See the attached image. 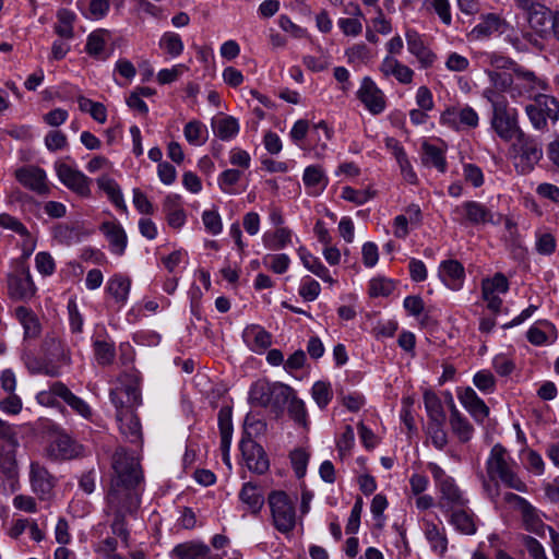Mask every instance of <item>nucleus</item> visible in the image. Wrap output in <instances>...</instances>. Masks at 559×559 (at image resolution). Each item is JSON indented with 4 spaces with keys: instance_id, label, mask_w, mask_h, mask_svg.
<instances>
[{
    "instance_id": "obj_13",
    "label": "nucleus",
    "mask_w": 559,
    "mask_h": 559,
    "mask_svg": "<svg viewBox=\"0 0 559 559\" xmlns=\"http://www.w3.org/2000/svg\"><path fill=\"white\" fill-rule=\"evenodd\" d=\"M509 26V23L498 14H483L478 23L467 34V39L471 41L487 40L491 36L504 34Z\"/></svg>"
},
{
    "instance_id": "obj_10",
    "label": "nucleus",
    "mask_w": 559,
    "mask_h": 559,
    "mask_svg": "<svg viewBox=\"0 0 559 559\" xmlns=\"http://www.w3.org/2000/svg\"><path fill=\"white\" fill-rule=\"evenodd\" d=\"M53 169L60 182L69 190L83 198L91 195L92 180L81 170L60 159L55 162Z\"/></svg>"
},
{
    "instance_id": "obj_46",
    "label": "nucleus",
    "mask_w": 559,
    "mask_h": 559,
    "mask_svg": "<svg viewBox=\"0 0 559 559\" xmlns=\"http://www.w3.org/2000/svg\"><path fill=\"white\" fill-rule=\"evenodd\" d=\"M75 14L68 10L61 9L57 13V23L53 26L55 33L63 39H72L74 37L73 23Z\"/></svg>"
},
{
    "instance_id": "obj_40",
    "label": "nucleus",
    "mask_w": 559,
    "mask_h": 559,
    "mask_svg": "<svg viewBox=\"0 0 559 559\" xmlns=\"http://www.w3.org/2000/svg\"><path fill=\"white\" fill-rule=\"evenodd\" d=\"M131 281L122 274H115L106 285V292L117 304L124 305L130 293Z\"/></svg>"
},
{
    "instance_id": "obj_27",
    "label": "nucleus",
    "mask_w": 559,
    "mask_h": 559,
    "mask_svg": "<svg viewBox=\"0 0 559 559\" xmlns=\"http://www.w3.org/2000/svg\"><path fill=\"white\" fill-rule=\"evenodd\" d=\"M380 71L385 78L394 76L401 84L407 85L413 82L414 71L392 56L384 57Z\"/></svg>"
},
{
    "instance_id": "obj_16",
    "label": "nucleus",
    "mask_w": 559,
    "mask_h": 559,
    "mask_svg": "<svg viewBox=\"0 0 559 559\" xmlns=\"http://www.w3.org/2000/svg\"><path fill=\"white\" fill-rule=\"evenodd\" d=\"M518 146H519V158L522 174H527L532 171L535 165L543 157V147L542 144L534 139L533 136L526 133H520L516 138Z\"/></svg>"
},
{
    "instance_id": "obj_39",
    "label": "nucleus",
    "mask_w": 559,
    "mask_h": 559,
    "mask_svg": "<svg viewBox=\"0 0 559 559\" xmlns=\"http://www.w3.org/2000/svg\"><path fill=\"white\" fill-rule=\"evenodd\" d=\"M239 499L247 506L248 510L252 514H258L264 504V498L261 490L252 483L243 484L239 492Z\"/></svg>"
},
{
    "instance_id": "obj_58",
    "label": "nucleus",
    "mask_w": 559,
    "mask_h": 559,
    "mask_svg": "<svg viewBox=\"0 0 559 559\" xmlns=\"http://www.w3.org/2000/svg\"><path fill=\"white\" fill-rule=\"evenodd\" d=\"M311 394L320 408H325L333 397V391L330 382L317 381L312 385Z\"/></svg>"
},
{
    "instance_id": "obj_29",
    "label": "nucleus",
    "mask_w": 559,
    "mask_h": 559,
    "mask_svg": "<svg viewBox=\"0 0 559 559\" xmlns=\"http://www.w3.org/2000/svg\"><path fill=\"white\" fill-rule=\"evenodd\" d=\"M439 276L449 288L460 289L465 277L464 267L456 260L443 261L439 267Z\"/></svg>"
},
{
    "instance_id": "obj_42",
    "label": "nucleus",
    "mask_w": 559,
    "mask_h": 559,
    "mask_svg": "<svg viewBox=\"0 0 559 559\" xmlns=\"http://www.w3.org/2000/svg\"><path fill=\"white\" fill-rule=\"evenodd\" d=\"M425 537L433 551L443 555L448 548V539L443 527H439L432 522L425 521Z\"/></svg>"
},
{
    "instance_id": "obj_33",
    "label": "nucleus",
    "mask_w": 559,
    "mask_h": 559,
    "mask_svg": "<svg viewBox=\"0 0 559 559\" xmlns=\"http://www.w3.org/2000/svg\"><path fill=\"white\" fill-rule=\"evenodd\" d=\"M474 58L483 67H491L496 70H510L513 72L514 68L519 66V63H516L511 58L496 51H476L474 53Z\"/></svg>"
},
{
    "instance_id": "obj_3",
    "label": "nucleus",
    "mask_w": 559,
    "mask_h": 559,
    "mask_svg": "<svg viewBox=\"0 0 559 559\" xmlns=\"http://www.w3.org/2000/svg\"><path fill=\"white\" fill-rule=\"evenodd\" d=\"M292 396V388L280 382L258 380L249 392V402L254 406L270 407L276 415L283 412Z\"/></svg>"
},
{
    "instance_id": "obj_26",
    "label": "nucleus",
    "mask_w": 559,
    "mask_h": 559,
    "mask_svg": "<svg viewBox=\"0 0 559 559\" xmlns=\"http://www.w3.org/2000/svg\"><path fill=\"white\" fill-rule=\"evenodd\" d=\"M457 396L461 404L476 421L483 423L489 416V407L477 395L474 389L465 388Z\"/></svg>"
},
{
    "instance_id": "obj_52",
    "label": "nucleus",
    "mask_w": 559,
    "mask_h": 559,
    "mask_svg": "<svg viewBox=\"0 0 559 559\" xmlns=\"http://www.w3.org/2000/svg\"><path fill=\"white\" fill-rule=\"evenodd\" d=\"M97 185L109 198V200L121 210H126L123 195L118 183L108 176H102L97 179Z\"/></svg>"
},
{
    "instance_id": "obj_17",
    "label": "nucleus",
    "mask_w": 559,
    "mask_h": 559,
    "mask_svg": "<svg viewBox=\"0 0 559 559\" xmlns=\"http://www.w3.org/2000/svg\"><path fill=\"white\" fill-rule=\"evenodd\" d=\"M83 453L84 447L63 432L55 435L47 448V455L52 460H72Z\"/></svg>"
},
{
    "instance_id": "obj_62",
    "label": "nucleus",
    "mask_w": 559,
    "mask_h": 559,
    "mask_svg": "<svg viewBox=\"0 0 559 559\" xmlns=\"http://www.w3.org/2000/svg\"><path fill=\"white\" fill-rule=\"evenodd\" d=\"M288 413L290 417L297 423H305L307 417L306 406L302 400L295 395V391L292 389V396L288 402Z\"/></svg>"
},
{
    "instance_id": "obj_43",
    "label": "nucleus",
    "mask_w": 559,
    "mask_h": 559,
    "mask_svg": "<svg viewBox=\"0 0 559 559\" xmlns=\"http://www.w3.org/2000/svg\"><path fill=\"white\" fill-rule=\"evenodd\" d=\"M523 526L526 531L534 533L538 536L545 535L546 525L539 516L536 508L530 502L521 510ZM549 526H547L548 528Z\"/></svg>"
},
{
    "instance_id": "obj_35",
    "label": "nucleus",
    "mask_w": 559,
    "mask_h": 559,
    "mask_svg": "<svg viewBox=\"0 0 559 559\" xmlns=\"http://www.w3.org/2000/svg\"><path fill=\"white\" fill-rule=\"evenodd\" d=\"M15 318L23 326L24 338H37L41 332V325L34 311L24 306L15 309Z\"/></svg>"
},
{
    "instance_id": "obj_11",
    "label": "nucleus",
    "mask_w": 559,
    "mask_h": 559,
    "mask_svg": "<svg viewBox=\"0 0 559 559\" xmlns=\"http://www.w3.org/2000/svg\"><path fill=\"white\" fill-rule=\"evenodd\" d=\"M452 219L461 225H484L492 222L491 211L477 201H466L451 212Z\"/></svg>"
},
{
    "instance_id": "obj_24",
    "label": "nucleus",
    "mask_w": 559,
    "mask_h": 559,
    "mask_svg": "<svg viewBox=\"0 0 559 559\" xmlns=\"http://www.w3.org/2000/svg\"><path fill=\"white\" fill-rule=\"evenodd\" d=\"M109 396L117 413L122 409H132L141 403V392L136 382L112 389Z\"/></svg>"
},
{
    "instance_id": "obj_22",
    "label": "nucleus",
    "mask_w": 559,
    "mask_h": 559,
    "mask_svg": "<svg viewBox=\"0 0 559 559\" xmlns=\"http://www.w3.org/2000/svg\"><path fill=\"white\" fill-rule=\"evenodd\" d=\"M408 51L417 59L420 67L428 69L435 63L436 53L425 44L421 35L415 29L405 33Z\"/></svg>"
},
{
    "instance_id": "obj_15",
    "label": "nucleus",
    "mask_w": 559,
    "mask_h": 559,
    "mask_svg": "<svg viewBox=\"0 0 559 559\" xmlns=\"http://www.w3.org/2000/svg\"><path fill=\"white\" fill-rule=\"evenodd\" d=\"M51 395L62 399L74 412L84 418L92 416V409L88 404L81 397L73 394L69 388L62 382H55L50 386L49 392H40L38 394V401L40 403H49Z\"/></svg>"
},
{
    "instance_id": "obj_37",
    "label": "nucleus",
    "mask_w": 559,
    "mask_h": 559,
    "mask_svg": "<svg viewBox=\"0 0 559 559\" xmlns=\"http://www.w3.org/2000/svg\"><path fill=\"white\" fill-rule=\"evenodd\" d=\"M171 554L179 559H212L210 547L198 542L179 544L173 549Z\"/></svg>"
},
{
    "instance_id": "obj_48",
    "label": "nucleus",
    "mask_w": 559,
    "mask_h": 559,
    "mask_svg": "<svg viewBox=\"0 0 559 559\" xmlns=\"http://www.w3.org/2000/svg\"><path fill=\"white\" fill-rule=\"evenodd\" d=\"M423 163L427 166L437 168L443 173L447 169L444 152L436 145L425 142L423 144Z\"/></svg>"
},
{
    "instance_id": "obj_54",
    "label": "nucleus",
    "mask_w": 559,
    "mask_h": 559,
    "mask_svg": "<svg viewBox=\"0 0 559 559\" xmlns=\"http://www.w3.org/2000/svg\"><path fill=\"white\" fill-rule=\"evenodd\" d=\"M424 403L430 421L444 423L445 414L443 406L436 393L426 391L424 394Z\"/></svg>"
},
{
    "instance_id": "obj_36",
    "label": "nucleus",
    "mask_w": 559,
    "mask_h": 559,
    "mask_svg": "<svg viewBox=\"0 0 559 559\" xmlns=\"http://www.w3.org/2000/svg\"><path fill=\"white\" fill-rule=\"evenodd\" d=\"M450 523L462 534L473 535L476 533V523L474 521V514L467 507L456 508L450 511Z\"/></svg>"
},
{
    "instance_id": "obj_49",
    "label": "nucleus",
    "mask_w": 559,
    "mask_h": 559,
    "mask_svg": "<svg viewBox=\"0 0 559 559\" xmlns=\"http://www.w3.org/2000/svg\"><path fill=\"white\" fill-rule=\"evenodd\" d=\"M51 234L52 238L57 242L66 246H70L81 240L80 228L74 225L57 224L53 226Z\"/></svg>"
},
{
    "instance_id": "obj_5",
    "label": "nucleus",
    "mask_w": 559,
    "mask_h": 559,
    "mask_svg": "<svg viewBox=\"0 0 559 559\" xmlns=\"http://www.w3.org/2000/svg\"><path fill=\"white\" fill-rule=\"evenodd\" d=\"M488 477L491 480L500 479L508 488L520 492H526V484L518 476L508 462L506 449L497 443L492 447L489 457L486 462Z\"/></svg>"
},
{
    "instance_id": "obj_38",
    "label": "nucleus",
    "mask_w": 559,
    "mask_h": 559,
    "mask_svg": "<svg viewBox=\"0 0 559 559\" xmlns=\"http://www.w3.org/2000/svg\"><path fill=\"white\" fill-rule=\"evenodd\" d=\"M8 449L3 448L0 452V471L11 483V489H16L15 484L17 483V463L15 459V449L12 445H7Z\"/></svg>"
},
{
    "instance_id": "obj_19",
    "label": "nucleus",
    "mask_w": 559,
    "mask_h": 559,
    "mask_svg": "<svg viewBox=\"0 0 559 559\" xmlns=\"http://www.w3.org/2000/svg\"><path fill=\"white\" fill-rule=\"evenodd\" d=\"M240 450L247 467L257 474H264L269 467V459L263 448L251 437H245L240 441Z\"/></svg>"
},
{
    "instance_id": "obj_28",
    "label": "nucleus",
    "mask_w": 559,
    "mask_h": 559,
    "mask_svg": "<svg viewBox=\"0 0 559 559\" xmlns=\"http://www.w3.org/2000/svg\"><path fill=\"white\" fill-rule=\"evenodd\" d=\"M242 338L247 346L255 353H262L272 344V335L257 324L248 325L242 332Z\"/></svg>"
},
{
    "instance_id": "obj_34",
    "label": "nucleus",
    "mask_w": 559,
    "mask_h": 559,
    "mask_svg": "<svg viewBox=\"0 0 559 559\" xmlns=\"http://www.w3.org/2000/svg\"><path fill=\"white\" fill-rule=\"evenodd\" d=\"M163 209L167 223L171 228L179 229L186 224L187 215L179 202L178 195H167L164 200Z\"/></svg>"
},
{
    "instance_id": "obj_12",
    "label": "nucleus",
    "mask_w": 559,
    "mask_h": 559,
    "mask_svg": "<svg viewBox=\"0 0 559 559\" xmlns=\"http://www.w3.org/2000/svg\"><path fill=\"white\" fill-rule=\"evenodd\" d=\"M515 3L524 12L527 23L534 32L539 35L547 33L554 12L537 0H515Z\"/></svg>"
},
{
    "instance_id": "obj_53",
    "label": "nucleus",
    "mask_w": 559,
    "mask_h": 559,
    "mask_svg": "<svg viewBox=\"0 0 559 559\" xmlns=\"http://www.w3.org/2000/svg\"><path fill=\"white\" fill-rule=\"evenodd\" d=\"M292 241V231L287 228H277L274 233L263 235V243L270 250H281Z\"/></svg>"
},
{
    "instance_id": "obj_45",
    "label": "nucleus",
    "mask_w": 559,
    "mask_h": 559,
    "mask_svg": "<svg viewBox=\"0 0 559 559\" xmlns=\"http://www.w3.org/2000/svg\"><path fill=\"white\" fill-rule=\"evenodd\" d=\"M108 34L105 29H97L92 32L86 41V52L99 60H106L108 55L105 52L106 38L105 36Z\"/></svg>"
},
{
    "instance_id": "obj_9",
    "label": "nucleus",
    "mask_w": 559,
    "mask_h": 559,
    "mask_svg": "<svg viewBox=\"0 0 559 559\" xmlns=\"http://www.w3.org/2000/svg\"><path fill=\"white\" fill-rule=\"evenodd\" d=\"M7 287L9 298L14 301H27L35 296L36 286L23 261L13 262V270L7 275Z\"/></svg>"
},
{
    "instance_id": "obj_57",
    "label": "nucleus",
    "mask_w": 559,
    "mask_h": 559,
    "mask_svg": "<svg viewBox=\"0 0 559 559\" xmlns=\"http://www.w3.org/2000/svg\"><path fill=\"white\" fill-rule=\"evenodd\" d=\"M183 134L186 140L192 145H201L206 140V129L198 120H192L185 126Z\"/></svg>"
},
{
    "instance_id": "obj_1",
    "label": "nucleus",
    "mask_w": 559,
    "mask_h": 559,
    "mask_svg": "<svg viewBox=\"0 0 559 559\" xmlns=\"http://www.w3.org/2000/svg\"><path fill=\"white\" fill-rule=\"evenodd\" d=\"M139 507L140 493L138 488L124 487L118 484L110 485L106 496L105 513L112 518L109 525L112 535L119 537L126 548L130 546L128 518L134 516Z\"/></svg>"
},
{
    "instance_id": "obj_31",
    "label": "nucleus",
    "mask_w": 559,
    "mask_h": 559,
    "mask_svg": "<svg viewBox=\"0 0 559 559\" xmlns=\"http://www.w3.org/2000/svg\"><path fill=\"white\" fill-rule=\"evenodd\" d=\"M120 432L132 443L141 440V424L132 409H122L117 413Z\"/></svg>"
},
{
    "instance_id": "obj_63",
    "label": "nucleus",
    "mask_w": 559,
    "mask_h": 559,
    "mask_svg": "<svg viewBox=\"0 0 559 559\" xmlns=\"http://www.w3.org/2000/svg\"><path fill=\"white\" fill-rule=\"evenodd\" d=\"M520 540L532 559H548L544 546L530 535H521Z\"/></svg>"
},
{
    "instance_id": "obj_30",
    "label": "nucleus",
    "mask_w": 559,
    "mask_h": 559,
    "mask_svg": "<svg viewBox=\"0 0 559 559\" xmlns=\"http://www.w3.org/2000/svg\"><path fill=\"white\" fill-rule=\"evenodd\" d=\"M100 230L109 241L111 252L122 255L128 243L127 234L122 226L112 222H104L100 225Z\"/></svg>"
},
{
    "instance_id": "obj_2",
    "label": "nucleus",
    "mask_w": 559,
    "mask_h": 559,
    "mask_svg": "<svg viewBox=\"0 0 559 559\" xmlns=\"http://www.w3.org/2000/svg\"><path fill=\"white\" fill-rule=\"evenodd\" d=\"M483 96L491 104V127L500 139L509 142L523 133L518 122L516 110L509 108L508 100L503 95L491 88H485Z\"/></svg>"
},
{
    "instance_id": "obj_50",
    "label": "nucleus",
    "mask_w": 559,
    "mask_h": 559,
    "mask_svg": "<svg viewBox=\"0 0 559 559\" xmlns=\"http://www.w3.org/2000/svg\"><path fill=\"white\" fill-rule=\"evenodd\" d=\"M214 133L223 141H229L239 132V123L236 118L226 116L213 122Z\"/></svg>"
},
{
    "instance_id": "obj_6",
    "label": "nucleus",
    "mask_w": 559,
    "mask_h": 559,
    "mask_svg": "<svg viewBox=\"0 0 559 559\" xmlns=\"http://www.w3.org/2000/svg\"><path fill=\"white\" fill-rule=\"evenodd\" d=\"M112 476L110 485L138 488L143 480V472L139 459L120 448L111 459Z\"/></svg>"
},
{
    "instance_id": "obj_47",
    "label": "nucleus",
    "mask_w": 559,
    "mask_h": 559,
    "mask_svg": "<svg viewBox=\"0 0 559 559\" xmlns=\"http://www.w3.org/2000/svg\"><path fill=\"white\" fill-rule=\"evenodd\" d=\"M94 357L98 365L109 366L116 357L115 343L106 340L96 338L93 342Z\"/></svg>"
},
{
    "instance_id": "obj_64",
    "label": "nucleus",
    "mask_w": 559,
    "mask_h": 559,
    "mask_svg": "<svg viewBox=\"0 0 559 559\" xmlns=\"http://www.w3.org/2000/svg\"><path fill=\"white\" fill-rule=\"evenodd\" d=\"M428 432L430 435L432 444L442 450L448 443V435L443 428V423L430 421L428 426Z\"/></svg>"
},
{
    "instance_id": "obj_20",
    "label": "nucleus",
    "mask_w": 559,
    "mask_h": 559,
    "mask_svg": "<svg viewBox=\"0 0 559 559\" xmlns=\"http://www.w3.org/2000/svg\"><path fill=\"white\" fill-rule=\"evenodd\" d=\"M509 289L508 278L502 273H496L491 278H484L481 282V294L487 307L498 312L502 306V299L499 294H504Z\"/></svg>"
},
{
    "instance_id": "obj_4",
    "label": "nucleus",
    "mask_w": 559,
    "mask_h": 559,
    "mask_svg": "<svg viewBox=\"0 0 559 559\" xmlns=\"http://www.w3.org/2000/svg\"><path fill=\"white\" fill-rule=\"evenodd\" d=\"M267 506L274 528L281 534H290L297 521L295 500L283 490H273L267 496Z\"/></svg>"
},
{
    "instance_id": "obj_41",
    "label": "nucleus",
    "mask_w": 559,
    "mask_h": 559,
    "mask_svg": "<svg viewBox=\"0 0 559 559\" xmlns=\"http://www.w3.org/2000/svg\"><path fill=\"white\" fill-rule=\"evenodd\" d=\"M43 348L52 359H56L61 365L68 366L71 364L69 349L60 338L55 335H47L43 343Z\"/></svg>"
},
{
    "instance_id": "obj_21",
    "label": "nucleus",
    "mask_w": 559,
    "mask_h": 559,
    "mask_svg": "<svg viewBox=\"0 0 559 559\" xmlns=\"http://www.w3.org/2000/svg\"><path fill=\"white\" fill-rule=\"evenodd\" d=\"M478 115L469 106L447 108L440 117V122L455 130L461 127L476 128L478 126Z\"/></svg>"
},
{
    "instance_id": "obj_8",
    "label": "nucleus",
    "mask_w": 559,
    "mask_h": 559,
    "mask_svg": "<svg viewBox=\"0 0 559 559\" xmlns=\"http://www.w3.org/2000/svg\"><path fill=\"white\" fill-rule=\"evenodd\" d=\"M549 85L546 79L537 75L534 71L519 64L513 71V86L511 98L534 99L537 95L545 94Z\"/></svg>"
},
{
    "instance_id": "obj_51",
    "label": "nucleus",
    "mask_w": 559,
    "mask_h": 559,
    "mask_svg": "<svg viewBox=\"0 0 559 559\" xmlns=\"http://www.w3.org/2000/svg\"><path fill=\"white\" fill-rule=\"evenodd\" d=\"M485 73L487 74L489 82L491 84V90H493L496 93L500 94L499 92H509L511 95L512 86H513V72L510 73L506 72H498L496 70H490L488 68H485Z\"/></svg>"
},
{
    "instance_id": "obj_14",
    "label": "nucleus",
    "mask_w": 559,
    "mask_h": 559,
    "mask_svg": "<svg viewBox=\"0 0 559 559\" xmlns=\"http://www.w3.org/2000/svg\"><path fill=\"white\" fill-rule=\"evenodd\" d=\"M357 98L373 116L380 115L386 107L385 95L370 76H364L356 93Z\"/></svg>"
},
{
    "instance_id": "obj_7",
    "label": "nucleus",
    "mask_w": 559,
    "mask_h": 559,
    "mask_svg": "<svg viewBox=\"0 0 559 559\" xmlns=\"http://www.w3.org/2000/svg\"><path fill=\"white\" fill-rule=\"evenodd\" d=\"M525 114L536 131L548 132V121L556 123L559 119V102L550 95H537L525 106Z\"/></svg>"
},
{
    "instance_id": "obj_18",
    "label": "nucleus",
    "mask_w": 559,
    "mask_h": 559,
    "mask_svg": "<svg viewBox=\"0 0 559 559\" xmlns=\"http://www.w3.org/2000/svg\"><path fill=\"white\" fill-rule=\"evenodd\" d=\"M16 180L26 189L36 192L39 195L50 193V187L47 181L46 171L37 166H23L15 170Z\"/></svg>"
},
{
    "instance_id": "obj_60",
    "label": "nucleus",
    "mask_w": 559,
    "mask_h": 559,
    "mask_svg": "<svg viewBox=\"0 0 559 559\" xmlns=\"http://www.w3.org/2000/svg\"><path fill=\"white\" fill-rule=\"evenodd\" d=\"M394 283L384 277L372 278L369 282V294L372 297L389 296L394 290Z\"/></svg>"
},
{
    "instance_id": "obj_23",
    "label": "nucleus",
    "mask_w": 559,
    "mask_h": 559,
    "mask_svg": "<svg viewBox=\"0 0 559 559\" xmlns=\"http://www.w3.org/2000/svg\"><path fill=\"white\" fill-rule=\"evenodd\" d=\"M438 489L440 491L438 507L442 512L449 513L453 511V509L463 508L467 504V500L464 498L454 479L443 481Z\"/></svg>"
},
{
    "instance_id": "obj_32",
    "label": "nucleus",
    "mask_w": 559,
    "mask_h": 559,
    "mask_svg": "<svg viewBox=\"0 0 559 559\" xmlns=\"http://www.w3.org/2000/svg\"><path fill=\"white\" fill-rule=\"evenodd\" d=\"M449 402L451 406L450 426L453 433L459 438L461 442H467L472 439L474 428L471 423L464 417L456 406L454 405L451 394H449Z\"/></svg>"
},
{
    "instance_id": "obj_59",
    "label": "nucleus",
    "mask_w": 559,
    "mask_h": 559,
    "mask_svg": "<svg viewBox=\"0 0 559 559\" xmlns=\"http://www.w3.org/2000/svg\"><path fill=\"white\" fill-rule=\"evenodd\" d=\"M557 242L550 233H536L535 249L542 255H550L556 251Z\"/></svg>"
},
{
    "instance_id": "obj_55",
    "label": "nucleus",
    "mask_w": 559,
    "mask_h": 559,
    "mask_svg": "<svg viewBox=\"0 0 559 559\" xmlns=\"http://www.w3.org/2000/svg\"><path fill=\"white\" fill-rule=\"evenodd\" d=\"M117 536H108L100 540L94 548L95 552L98 554L102 559H127L126 556L119 554Z\"/></svg>"
},
{
    "instance_id": "obj_61",
    "label": "nucleus",
    "mask_w": 559,
    "mask_h": 559,
    "mask_svg": "<svg viewBox=\"0 0 559 559\" xmlns=\"http://www.w3.org/2000/svg\"><path fill=\"white\" fill-rule=\"evenodd\" d=\"M264 265L276 274H283L288 270L290 259L285 253L266 255L263 259Z\"/></svg>"
},
{
    "instance_id": "obj_56",
    "label": "nucleus",
    "mask_w": 559,
    "mask_h": 559,
    "mask_svg": "<svg viewBox=\"0 0 559 559\" xmlns=\"http://www.w3.org/2000/svg\"><path fill=\"white\" fill-rule=\"evenodd\" d=\"M159 47L171 57H178L183 51V43L179 34L166 32L162 35Z\"/></svg>"
},
{
    "instance_id": "obj_44",
    "label": "nucleus",
    "mask_w": 559,
    "mask_h": 559,
    "mask_svg": "<svg viewBox=\"0 0 559 559\" xmlns=\"http://www.w3.org/2000/svg\"><path fill=\"white\" fill-rule=\"evenodd\" d=\"M302 180L305 186L316 194L322 192L329 182L323 169L318 165L308 166L304 171Z\"/></svg>"
},
{
    "instance_id": "obj_25",
    "label": "nucleus",
    "mask_w": 559,
    "mask_h": 559,
    "mask_svg": "<svg viewBox=\"0 0 559 559\" xmlns=\"http://www.w3.org/2000/svg\"><path fill=\"white\" fill-rule=\"evenodd\" d=\"M29 479L33 491L40 499H46L52 491L55 486L53 477L47 468L37 462L31 464Z\"/></svg>"
}]
</instances>
